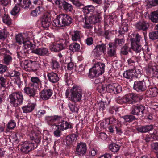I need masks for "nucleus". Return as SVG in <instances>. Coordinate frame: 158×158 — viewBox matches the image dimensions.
I'll use <instances>...</instances> for the list:
<instances>
[{"label":"nucleus","instance_id":"nucleus-22","mask_svg":"<svg viewBox=\"0 0 158 158\" xmlns=\"http://www.w3.org/2000/svg\"><path fill=\"white\" fill-rule=\"evenodd\" d=\"M77 135L74 134H72L67 136L65 139L66 144L68 146L71 145L77 140Z\"/></svg>","mask_w":158,"mask_h":158},{"label":"nucleus","instance_id":"nucleus-3","mask_svg":"<svg viewBox=\"0 0 158 158\" xmlns=\"http://www.w3.org/2000/svg\"><path fill=\"white\" fill-rule=\"evenodd\" d=\"M61 118V116L58 115L47 116L45 117V121L48 125L56 126L58 125V122Z\"/></svg>","mask_w":158,"mask_h":158},{"label":"nucleus","instance_id":"nucleus-56","mask_svg":"<svg viewBox=\"0 0 158 158\" xmlns=\"http://www.w3.org/2000/svg\"><path fill=\"white\" fill-rule=\"evenodd\" d=\"M150 38L152 40L158 39V31L150 32L149 35Z\"/></svg>","mask_w":158,"mask_h":158},{"label":"nucleus","instance_id":"nucleus-52","mask_svg":"<svg viewBox=\"0 0 158 158\" xmlns=\"http://www.w3.org/2000/svg\"><path fill=\"white\" fill-rule=\"evenodd\" d=\"M20 6L19 3L15 5L11 11V14L13 15H15L18 14L20 11L19 6Z\"/></svg>","mask_w":158,"mask_h":158},{"label":"nucleus","instance_id":"nucleus-17","mask_svg":"<svg viewBox=\"0 0 158 158\" xmlns=\"http://www.w3.org/2000/svg\"><path fill=\"white\" fill-rule=\"evenodd\" d=\"M32 53L36 54L39 56H44L48 55V49L45 48H38L32 50Z\"/></svg>","mask_w":158,"mask_h":158},{"label":"nucleus","instance_id":"nucleus-33","mask_svg":"<svg viewBox=\"0 0 158 158\" xmlns=\"http://www.w3.org/2000/svg\"><path fill=\"white\" fill-rule=\"evenodd\" d=\"M134 73L133 69L127 70L123 74V77L130 80L133 79V74Z\"/></svg>","mask_w":158,"mask_h":158},{"label":"nucleus","instance_id":"nucleus-53","mask_svg":"<svg viewBox=\"0 0 158 158\" xmlns=\"http://www.w3.org/2000/svg\"><path fill=\"white\" fill-rule=\"evenodd\" d=\"M16 39L17 42L19 44H21L24 42L25 40L23 39V36L22 34H19L16 35Z\"/></svg>","mask_w":158,"mask_h":158},{"label":"nucleus","instance_id":"nucleus-36","mask_svg":"<svg viewBox=\"0 0 158 158\" xmlns=\"http://www.w3.org/2000/svg\"><path fill=\"white\" fill-rule=\"evenodd\" d=\"M10 99H23L22 94L19 92H15L9 96Z\"/></svg>","mask_w":158,"mask_h":158},{"label":"nucleus","instance_id":"nucleus-54","mask_svg":"<svg viewBox=\"0 0 158 158\" xmlns=\"http://www.w3.org/2000/svg\"><path fill=\"white\" fill-rule=\"evenodd\" d=\"M110 102V100H107V102L103 101L101 100L100 102L98 103L100 107V108L102 109V110H103L105 108V106L108 105Z\"/></svg>","mask_w":158,"mask_h":158},{"label":"nucleus","instance_id":"nucleus-42","mask_svg":"<svg viewBox=\"0 0 158 158\" xmlns=\"http://www.w3.org/2000/svg\"><path fill=\"white\" fill-rule=\"evenodd\" d=\"M39 67V64L35 61H31L29 68L28 69V71L32 70L35 71Z\"/></svg>","mask_w":158,"mask_h":158},{"label":"nucleus","instance_id":"nucleus-47","mask_svg":"<svg viewBox=\"0 0 158 158\" xmlns=\"http://www.w3.org/2000/svg\"><path fill=\"white\" fill-rule=\"evenodd\" d=\"M128 31V24L126 21L123 22L121 25L120 31L122 34Z\"/></svg>","mask_w":158,"mask_h":158},{"label":"nucleus","instance_id":"nucleus-48","mask_svg":"<svg viewBox=\"0 0 158 158\" xmlns=\"http://www.w3.org/2000/svg\"><path fill=\"white\" fill-rule=\"evenodd\" d=\"M116 119L114 116L110 117L105 119V121L106 124H114L116 123Z\"/></svg>","mask_w":158,"mask_h":158},{"label":"nucleus","instance_id":"nucleus-24","mask_svg":"<svg viewBox=\"0 0 158 158\" xmlns=\"http://www.w3.org/2000/svg\"><path fill=\"white\" fill-rule=\"evenodd\" d=\"M109 47L108 48L107 53L108 56L110 57H112L115 56L116 51L113 44L110 43L108 44Z\"/></svg>","mask_w":158,"mask_h":158},{"label":"nucleus","instance_id":"nucleus-4","mask_svg":"<svg viewBox=\"0 0 158 158\" xmlns=\"http://www.w3.org/2000/svg\"><path fill=\"white\" fill-rule=\"evenodd\" d=\"M71 98L81 99L82 96V90L80 87L77 85L73 86L70 90Z\"/></svg>","mask_w":158,"mask_h":158},{"label":"nucleus","instance_id":"nucleus-14","mask_svg":"<svg viewBox=\"0 0 158 158\" xmlns=\"http://www.w3.org/2000/svg\"><path fill=\"white\" fill-rule=\"evenodd\" d=\"M131 48L133 51L136 53H139V55L141 54L142 55L144 54L143 49L141 47L140 44H137L135 42H132L131 43Z\"/></svg>","mask_w":158,"mask_h":158},{"label":"nucleus","instance_id":"nucleus-49","mask_svg":"<svg viewBox=\"0 0 158 158\" xmlns=\"http://www.w3.org/2000/svg\"><path fill=\"white\" fill-rule=\"evenodd\" d=\"M12 60V57L7 54H5L3 59V63L6 64L8 65L11 62Z\"/></svg>","mask_w":158,"mask_h":158},{"label":"nucleus","instance_id":"nucleus-50","mask_svg":"<svg viewBox=\"0 0 158 158\" xmlns=\"http://www.w3.org/2000/svg\"><path fill=\"white\" fill-rule=\"evenodd\" d=\"M2 20L3 22L7 25H10L11 23V19L8 14H4L2 16Z\"/></svg>","mask_w":158,"mask_h":158},{"label":"nucleus","instance_id":"nucleus-5","mask_svg":"<svg viewBox=\"0 0 158 158\" xmlns=\"http://www.w3.org/2000/svg\"><path fill=\"white\" fill-rule=\"evenodd\" d=\"M36 148V144H34L31 142H25L22 144L21 150L22 152L27 154L30 151Z\"/></svg>","mask_w":158,"mask_h":158},{"label":"nucleus","instance_id":"nucleus-46","mask_svg":"<svg viewBox=\"0 0 158 158\" xmlns=\"http://www.w3.org/2000/svg\"><path fill=\"white\" fill-rule=\"evenodd\" d=\"M95 7L92 5L86 6L83 8V11L84 13H88L95 10Z\"/></svg>","mask_w":158,"mask_h":158},{"label":"nucleus","instance_id":"nucleus-15","mask_svg":"<svg viewBox=\"0 0 158 158\" xmlns=\"http://www.w3.org/2000/svg\"><path fill=\"white\" fill-rule=\"evenodd\" d=\"M71 102H69L68 104L69 106L70 110L72 113H77L78 111V108L75 104L76 102H80L81 99H70Z\"/></svg>","mask_w":158,"mask_h":158},{"label":"nucleus","instance_id":"nucleus-30","mask_svg":"<svg viewBox=\"0 0 158 158\" xmlns=\"http://www.w3.org/2000/svg\"><path fill=\"white\" fill-rule=\"evenodd\" d=\"M30 86L25 87L24 89V92L28 95L30 98H34L35 95V90Z\"/></svg>","mask_w":158,"mask_h":158},{"label":"nucleus","instance_id":"nucleus-64","mask_svg":"<svg viewBox=\"0 0 158 158\" xmlns=\"http://www.w3.org/2000/svg\"><path fill=\"white\" fill-rule=\"evenodd\" d=\"M6 30L3 29L0 31V39L4 40L7 37L6 34Z\"/></svg>","mask_w":158,"mask_h":158},{"label":"nucleus","instance_id":"nucleus-11","mask_svg":"<svg viewBox=\"0 0 158 158\" xmlns=\"http://www.w3.org/2000/svg\"><path fill=\"white\" fill-rule=\"evenodd\" d=\"M41 23L43 27L46 28L51 24L50 15L48 13H45L41 20Z\"/></svg>","mask_w":158,"mask_h":158},{"label":"nucleus","instance_id":"nucleus-12","mask_svg":"<svg viewBox=\"0 0 158 158\" xmlns=\"http://www.w3.org/2000/svg\"><path fill=\"white\" fill-rule=\"evenodd\" d=\"M32 142H31L34 144L37 145V147L38 144L40 143L42 139L41 135L39 132H34L32 133V135L30 137Z\"/></svg>","mask_w":158,"mask_h":158},{"label":"nucleus","instance_id":"nucleus-38","mask_svg":"<svg viewBox=\"0 0 158 158\" xmlns=\"http://www.w3.org/2000/svg\"><path fill=\"white\" fill-rule=\"evenodd\" d=\"M155 135H154V132L152 134L149 135H143L142 137V139L144 140L146 142H148L150 141H152L154 140Z\"/></svg>","mask_w":158,"mask_h":158},{"label":"nucleus","instance_id":"nucleus-6","mask_svg":"<svg viewBox=\"0 0 158 158\" xmlns=\"http://www.w3.org/2000/svg\"><path fill=\"white\" fill-rule=\"evenodd\" d=\"M145 110V107L142 105L133 106L131 110L130 113L133 115H141L143 116Z\"/></svg>","mask_w":158,"mask_h":158},{"label":"nucleus","instance_id":"nucleus-37","mask_svg":"<svg viewBox=\"0 0 158 158\" xmlns=\"http://www.w3.org/2000/svg\"><path fill=\"white\" fill-rule=\"evenodd\" d=\"M23 99H10V105L14 107H17L21 105L23 102Z\"/></svg>","mask_w":158,"mask_h":158},{"label":"nucleus","instance_id":"nucleus-25","mask_svg":"<svg viewBox=\"0 0 158 158\" xmlns=\"http://www.w3.org/2000/svg\"><path fill=\"white\" fill-rule=\"evenodd\" d=\"M115 99V101L118 103L120 104H135L137 102L138 100H141V99Z\"/></svg>","mask_w":158,"mask_h":158},{"label":"nucleus","instance_id":"nucleus-7","mask_svg":"<svg viewBox=\"0 0 158 158\" xmlns=\"http://www.w3.org/2000/svg\"><path fill=\"white\" fill-rule=\"evenodd\" d=\"M106 91L109 93L114 92V93H120L122 90L121 87L115 83L108 85L106 89Z\"/></svg>","mask_w":158,"mask_h":158},{"label":"nucleus","instance_id":"nucleus-43","mask_svg":"<svg viewBox=\"0 0 158 158\" xmlns=\"http://www.w3.org/2000/svg\"><path fill=\"white\" fill-rule=\"evenodd\" d=\"M43 138V144L44 145H46L48 143H49L51 141V136L50 135H49L48 134H45V135L44 134Z\"/></svg>","mask_w":158,"mask_h":158},{"label":"nucleus","instance_id":"nucleus-61","mask_svg":"<svg viewBox=\"0 0 158 158\" xmlns=\"http://www.w3.org/2000/svg\"><path fill=\"white\" fill-rule=\"evenodd\" d=\"M130 48L129 49V47L127 45H125L121 49V53L124 55H127L128 53V51L130 52Z\"/></svg>","mask_w":158,"mask_h":158},{"label":"nucleus","instance_id":"nucleus-35","mask_svg":"<svg viewBox=\"0 0 158 158\" xmlns=\"http://www.w3.org/2000/svg\"><path fill=\"white\" fill-rule=\"evenodd\" d=\"M122 118L123 119L124 122H125L129 123L133 121L136 119L135 117L132 114L124 115L122 116Z\"/></svg>","mask_w":158,"mask_h":158},{"label":"nucleus","instance_id":"nucleus-31","mask_svg":"<svg viewBox=\"0 0 158 158\" xmlns=\"http://www.w3.org/2000/svg\"><path fill=\"white\" fill-rule=\"evenodd\" d=\"M149 18L151 21L154 23L158 22V12L154 11L151 13Z\"/></svg>","mask_w":158,"mask_h":158},{"label":"nucleus","instance_id":"nucleus-45","mask_svg":"<svg viewBox=\"0 0 158 158\" xmlns=\"http://www.w3.org/2000/svg\"><path fill=\"white\" fill-rule=\"evenodd\" d=\"M142 96L139 95L134 93H129L127 94L125 96V99H134L137 98L141 99L143 98Z\"/></svg>","mask_w":158,"mask_h":158},{"label":"nucleus","instance_id":"nucleus-13","mask_svg":"<svg viewBox=\"0 0 158 158\" xmlns=\"http://www.w3.org/2000/svg\"><path fill=\"white\" fill-rule=\"evenodd\" d=\"M154 126L152 124L141 126L136 128L139 133H145L152 131L154 129Z\"/></svg>","mask_w":158,"mask_h":158},{"label":"nucleus","instance_id":"nucleus-40","mask_svg":"<svg viewBox=\"0 0 158 158\" xmlns=\"http://www.w3.org/2000/svg\"><path fill=\"white\" fill-rule=\"evenodd\" d=\"M23 46L25 49H27L29 48H30L32 50H35L34 48L35 47V45L32 44L29 41H25L23 43Z\"/></svg>","mask_w":158,"mask_h":158},{"label":"nucleus","instance_id":"nucleus-28","mask_svg":"<svg viewBox=\"0 0 158 158\" xmlns=\"http://www.w3.org/2000/svg\"><path fill=\"white\" fill-rule=\"evenodd\" d=\"M155 64L151 62H149L146 68L147 73L149 74L153 73L156 68Z\"/></svg>","mask_w":158,"mask_h":158},{"label":"nucleus","instance_id":"nucleus-41","mask_svg":"<svg viewBox=\"0 0 158 158\" xmlns=\"http://www.w3.org/2000/svg\"><path fill=\"white\" fill-rule=\"evenodd\" d=\"M80 39V34L78 31H74L72 34V39L74 41H78Z\"/></svg>","mask_w":158,"mask_h":158},{"label":"nucleus","instance_id":"nucleus-57","mask_svg":"<svg viewBox=\"0 0 158 158\" xmlns=\"http://www.w3.org/2000/svg\"><path fill=\"white\" fill-rule=\"evenodd\" d=\"M133 71L134 73L133 74V79L135 80V78H139L141 75V73L139 69H133Z\"/></svg>","mask_w":158,"mask_h":158},{"label":"nucleus","instance_id":"nucleus-58","mask_svg":"<svg viewBox=\"0 0 158 158\" xmlns=\"http://www.w3.org/2000/svg\"><path fill=\"white\" fill-rule=\"evenodd\" d=\"M137 61L136 57L133 56L127 60V62L129 65H131L133 67L135 66V63Z\"/></svg>","mask_w":158,"mask_h":158},{"label":"nucleus","instance_id":"nucleus-18","mask_svg":"<svg viewBox=\"0 0 158 158\" xmlns=\"http://www.w3.org/2000/svg\"><path fill=\"white\" fill-rule=\"evenodd\" d=\"M36 105L35 103H28L22 107L24 113H29L32 111Z\"/></svg>","mask_w":158,"mask_h":158},{"label":"nucleus","instance_id":"nucleus-16","mask_svg":"<svg viewBox=\"0 0 158 158\" xmlns=\"http://www.w3.org/2000/svg\"><path fill=\"white\" fill-rule=\"evenodd\" d=\"M106 45L104 44L98 45L94 49L97 56H99L106 51Z\"/></svg>","mask_w":158,"mask_h":158},{"label":"nucleus","instance_id":"nucleus-9","mask_svg":"<svg viewBox=\"0 0 158 158\" xmlns=\"http://www.w3.org/2000/svg\"><path fill=\"white\" fill-rule=\"evenodd\" d=\"M133 88L137 91H143L146 89V87L143 81H136L134 82Z\"/></svg>","mask_w":158,"mask_h":158},{"label":"nucleus","instance_id":"nucleus-10","mask_svg":"<svg viewBox=\"0 0 158 158\" xmlns=\"http://www.w3.org/2000/svg\"><path fill=\"white\" fill-rule=\"evenodd\" d=\"M61 119L62 118L59 122L58 124L60 125V130L64 131V130L73 128V125L71 122Z\"/></svg>","mask_w":158,"mask_h":158},{"label":"nucleus","instance_id":"nucleus-60","mask_svg":"<svg viewBox=\"0 0 158 158\" xmlns=\"http://www.w3.org/2000/svg\"><path fill=\"white\" fill-rule=\"evenodd\" d=\"M124 44V40L123 38L119 39L116 38L115 39L114 42L115 46L118 45L120 46H121L123 45Z\"/></svg>","mask_w":158,"mask_h":158},{"label":"nucleus","instance_id":"nucleus-34","mask_svg":"<svg viewBox=\"0 0 158 158\" xmlns=\"http://www.w3.org/2000/svg\"><path fill=\"white\" fill-rule=\"evenodd\" d=\"M100 75L98 73V72L94 67L90 69L89 74V77L91 78H95Z\"/></svg>","mask_w":158,"mask_h":158},{"label":"nucleus","instance_id":"nucleus-2","mask_svg":"<svg viewBox=\"0 0 158 158\" xmlns=\"http://www.w3.org/2000/svg\"><path fill=\"white\" fill-rule=\"evenodd\" d=\"M101 19L100 14L98 13L93 16L89 17H85L84 19L85 28H89L92 27V25L100 21Z\"/></svg>","mask_w":158,"mask_h":158},{"label":"nucleus","instance_id":"nucleus-26","mask_svg":"<svg viewBox=\"0 0 158 158\" xmlns=\"http://www.w3.org/2000/svg\"><path fill=\"white\" fill-rule=\"evenodd\" d=\"M98 72V73L102 74L104 72L105 64L102 63L98 62L94 66Z\"/></svg>","mask_w":158,"mask_h":158},{"label":"nucleus","instance_id":"nucleus-21","mask_svg":"<svg viewBox=\"0 0 158 158\" xmlns=\"http://www.w3.org/2000/svg\"><path fill=\"white\" fill-rule=\"evenodd\" d=\"M31 82L29 84L28 86L33 88H37L41 82V81L37 77H31Z\"/></svg>","mask_w":158,"mask_h":158},{"label":"nucleus","instance_id":"nucleus-1","mask_svg":"<svg viewBox=\"0 0 158 158\" xmlns=\"http://www.w3.org/2000/svg\"><path fill=\"white\" fill-rule=\"evenodd\" d=\"M72 21V19L67 14H61L54 20L53 22L56 26L61 27L70 24Z\"/></svg>","mask_w":158,"mask_h":158},{"label":"nucleus","instance_id":"nucleus-51","mask_svg":"<svg viewBox=\"0 0 158 158\" xmlns=\"http://www.w3.org/2000/svg\"><path fill=\"white\" fill-rule=\"evenodd\" d=\"M16 123L15 120H11L7 124V127L8 129L9 130L13 129L16 126Z\"/></svg>","mask_w":158,"mask_h":158},{"label":"nucleus","instance_id":"nucleus-63","mask_svg":"<svg viewBox=\"0 0 158 158\" xmlns=\"http://www.w3.org/2000/svg\"><path fill=\"white\" fill-rule=\"evenodd\" d=\"M119 108L115 106L111 107L109 109V112L112 114H116L118 112Z\"/></svg>","mask_w":158,"mask_h":158},{"label":"nucleus","instance_id":"nucleus-29","mask_svg":"<svg viewBox=\"0 0 158 158\" xmlns=\"http://www.w3.org/2000/svg\"><path fill=\"white\" fill-rule=\"evenodd\" d=\"M62 8L66 12H71L73 10L72 6L65 1H63L62 4Z\"/></svg>","mask_w":158,"mask_h":158},{"label":"nucleus","instance_id":"nucleus-39","mask_svg":"<svg viewBox=\"0 0 158 158\" xmlns=\"http://www.w3.org/2000/svg\"><path fill=\"white\" fill-rule=\"evenodd\" d=\"M20 2V6L23 8H25L29 7L31 5V2L30 0H19Z\"/></svg>","mask_w":158,"mask_h":158},{"label":"nucleus","instance_id":"nucleus-20","mask_svg":"<svg viewBox=\"0 0 158 158\" xmlns=\"http://www.w3.org/2000/svg\"><path fill=\"white\" fill-rule=\"evenodd\" d=\"M47 77L49 81L52 83H56L59 80L58 74L53 72L48 73Z\"/></svg>","mask_w":158,"mask_h":158},{"label":"nucleus","instance_id":"nucleus-8","mask_svg":"<svg viewBox=\"0 0 158 158\" xmlns=\"http://www.w3.org/2000/svg\"><path fill=\"white\" fill-rule=\"evenodd\" d=\"M87 149L86 144L85 143L80 142L77 144L76 151L77 154L82 156L86 153Z\"/></svg>","mask_w":158,"mask_h":158},{"label":"nucleus","instance_id":"nucleus-19","mask_svg":"<svg viewBox=\"0 0 158 158\" xmlns=\"http://www.w3.org/2000/svg\"><path fill=\"white\" fill-rule=\"evenodd\" d=\"M137 28L139 30L146 31L149 27L148 23L144 21H142L138 23L136 25Z\"/></svg>","mask_w":158,"mask_h":158},{"label":"nucleus","instance_id":"nucleus-27","mask_svg":"<svg viewBox=\"0 0 158 158\" xmlns=\"http://www.w3.org/2000/svg\"><path fill=\"white\" fill-rule=\"evenodd\" d=\"M52 94V91L51 90H43L40 93V97L42 98L49 99Z\"/></svg>","mask_w":158,"mask_h":158},{"label":"nucleus","instance_id":"nucleus-62","mask_svg":"<svg viewBox=\"0 0 158 158\" xmlns=\"http://www.w3.org/2000/svg\"><path fill=\"white\" fill-rule=\"evenodd\" d=\"M157 91L158 90L156 88L150 89V94L151 95L152 97H154L157 95L158 93Z\"/></svg>","mask_w":158,"mask_h":158},{"label":"nucleus","instance_id":"nucleus-32","mask_svg":"<svg viewBox=\"0 0 158 158\" xmlns=\"http://www.w3.org/2000/svg\"><path fill=\"white\" fill-rule=\"evenodd\" d=\"M120 147L118 144L115 143H111L109 145V149L114 153L118 152L119 150Z\"/></svg>","mask_w":158,"mask_h":158},{"label":"nucleus","instance_id":"nucleus-23","mask_svg":"<svg viewBox=\"0 0 158 158\" xmlns=\"http://www.w3.org/2000/svg\"><path fill=\"white\" fill-rule=\"evenodd\" d=\"M50 49L52 51H60L64 49L63 44L60 43H54L50 46Z\"/></svg>","mask_w":158,"mask_h":158},{"label":"nucleus","instance_id":"nucleus-44","mask_svg":"<svg viewBox=\"0 0 158 158\" xmlns=\"http://www.w3.org/2000/svg\"><path fill=\"white\" fill-rule=\"evenodd\" d=\"M80 46L77 43H73L69 46V49L71 51L78 52L80 50Z\"/></svg>","mask_w":158,"mask_h":158},{"label":"nucleus","instance_id":"nucleus-59","mask_svg":"<svg viewBox=\"0 0 158 158\" xmlns=\"http://www.w3.org/2000/svg\"><path fill=\"white\" fill-rule=\"evenodd\" d=\"M56 128L54 132V135L57 137H60L61 135V131H62L60 129V125L58 124V125L56 126Z\"/></svg>","mask_w":158,"mask_h":158},{"label":"nucleus","instance_id":"nucleus-55","mask_svg":"<svg viewBox=\"0 0 158 158\" xmlns=\"http://www.w3.org/2000/svg\"><path fill=\"white\" fill-rule=\"evenodd\" d=\"M141 38V37L139 34H137L135 35V39L133 38H130V40L131 42V43H132V42H135L136 43L138 44H140V40Z\"/></svg>","mask_w":158,"mask_h":158}]
</instances>
